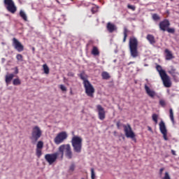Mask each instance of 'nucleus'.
Returning <instances> with one entry per match:
<instances>
[{
    "label": "nucleus",
    "mask_w": 179,
    "mask_h": 179,
    "mask_svg": "<svg viewBox=\"0 0 179 179\" xmlns=\"http://www.w3.org/2000/svg\"><path fill=\"white\" fill-rule=\"evenodd\" d=\"M138 38L135 36H131L129 38V48L131 54V57L133 58H136L138 55H139V53L138 52Z\"/></svg>",
    "instance_id": "1"
},
{
    "label": "nucleus",
    "mask_w": 179,
    "mask_h": 179,
    "mask_svg": "<svg viewBox=\"0 0 179 179\" xmlns=\"http://www.w3.org/2000/svg\"><path fill=\"white\" fill-rule=\"evenodd\" d=\"M156 69L157 72H159L161 79L165 87H171V81L170 80V77L166 73V71L163 70L162 66L159 64L157 65Z\"/></svg>",
    "instance_id": "2"
},
{
    "label": "nucleus",
    "mask_w": 179,
    "mask_h": 179,
    "mask_svg": "<svg viewBox=\"0 0 179 179\" xmlns=\"http://www.w3.org/2000/svg\"><path fill=\"white\" fill-rule=\"evenodd\" d=\"M83 139L78 136H74L71 139V145L73 146V150L75 153L82 152Z\"/></svg>",
    "instance_id": "3"
},
{
    "label": "nucleus",
    "mask_w": 179,
    "mask_h": 179,
    "mask_svg": "<svg viewBox=\"0 0 179 179\" xmlns=\"http://www.w3.org/2000/svg\"><path fill=\"white\" fill-rule=\"evenodd\" d=\"M66 150L65 155L67 159H72L73 155L72 154V150L71 148V145L63 144L59 147V152L61 153V157H64V152Z\"/></svg>",
    "instance_id": "4"
},
{
    "label": "nucleus",
    "mask_w": 179,
    "mask_h": 179,
    "mask_svg": "<svg viewBox=\"0 0 179 179\" xmlns=\"http://www.w3.org/2000/svg\"><path fill=\"white\" fill-rule=\"evenodd\" d=\"M42 134L43 132L38 126H35L34 128H32L31 136L29 138L31 139L33 145L36 144L37 141L41 138Z\"/></svg>",
    "instance_id": "5"
},
{
    "label": "nucleus",
    "mask_w": 179,
    "mask_h": 179,
    "mask_svg": "<svg viewBox=\"0 0 179 179\" xmlns=\"http://www.w3.org/2000/svg\"><path fill=\"white\" fill-rule=\"evenodd\" d=\"M3 5L8 12L15 14L17 10V8L15 5L13 0H3Z\"/></svg>",
    "instance_id": "6"
},
{
    "label": "nucleus",
    "mask_w": 179,
    "mask_h": 179,
    "mask_svg": "<svg viewBox=\"0 0 179 179\" xmlns=\"http://www.w3.org/2000/svg\"><path fill=\"white\" fill-rule=\"evenodd\" d=\"M124 131L126 137L130 138L134 142L136 143V136L135 135V133L134 131H132V128L131 127V125L128 124L124 125Z\"/></svg>",
    "instance_id": "7"
},
{
    "label": "nucleus",
    "mask_w": 179,
    "mask_h": 179,
    "mask_svg": "<svg viewBox=\"0 0 179 179\" xmlns=\"http://www.w3.org/2000/svg\"><path fill=\"white\" fill-rule=\"evenodd\" d=\"M58 156H59V152H56L52 154H46L45 155V160L51 166L57 162V159H58Z\"/></svg>",
    "instance_id": "8"
},
{
    "label": "nucleus",
    "mask_w": 179,
    "mask_h": 179,
    "mask_svg": "<svg viewBox=\"0 0 179 179\" xmlns=\"http://www.w3.org/2000/svg\"><path fill=\"white\" fill-rule=\"evenodd\" d=\"M84 87L85 89V93L87 96L89 97H94V87L92 83H90V81H87L84 84Z\"/></svg>",
    "instance_id": "9"
},
{
    "label": "nucleus",
    "mask_w": 179,
    "mask_h": 179,
    "mask_svg": "<svg viewBox=\"0 0 179 179\" xmlns=\"http://www.w3.org/2000/svg\"><path fill=\"white\" fill-rule=\"evenodd\" d=\"M66 138H68V134H66V132L62 131L55 136L54 138V142L55 145H60V143H62V142H64Z\"/></svg>",
    "instance_id": "10"
},
{
    "label": "nucleus",
    "mask_w": 179,
    "mask_h": 179,
    "mask_svg": "<svg viewBox=\"0 0 179 179\" xmlns=\"http://www.w3.org/2000/svg\"><path fill=\"white\" fill-rule=\"evenodd\" d=\"M11 69L12 71H14L13 73L6 75L5 77V82L6 85H9V83H10V82H12V80H13V78H15V75H17V73H19V69L17 68V66H15V68Z\"/></svg>",
    "instance_id": "11"
},
{
    "label": "nucleus",
    "mask_w": 179,
    "mask_h": 179,
    "mask_svg": "<svg viewBox=\"0 0 179 179\" xmlns=\"http://www.w3.org/2000/svg\"><path fill=\"white\" fill-rule=\"evenodd\" d=\"M13 47H14L15 50L18 52H22V51H24V46H23L20 41H19L16 38H13Z\"/></svg>",
    "instance_id": "12"
},
{
    "label": "nucleus",
    "mask_w": 179,
    "mask_h": 179,
    "mask_svg": "<svg viewBox=\"0 0 179 179\" xmlns=\"http://www.w3.org/2000/svg\"><path fill=\"white\" fill-rule=\"evenodd\" d=\"M96 111L98 113V117L101 121H104L106 120V110L101 105H96Z\"/></svg>",
    "instance_id": "13"
},
{
    "label": "nucleus",
    "mask_w": 179,
    "mask_h": 179,
    "mask_svg": "<svg viewBox=\"0 0 179 179\" xmlns=\"http://www.w3.org/2000/svg\"><path fill=\"white\" fill-rule=\"evenodd\" d=\"M159 131L161 134H162L164 141H169V138L167 137V129L163 120L159 122Z\"/></svg>",
    "instance_id": "14"
},
{
    "label": "nucleus",
    "mask_w": 179,
    "mask_h": 179,
    "mask_svg": "<svg viewBox=\"0 0 179 179\" xmlns=\"http://www.w3.org/2000/svg\"><path fill=\"white\" fill-rule=\"evenodd\" d=\"M43 148H44V143L41 141H38L36 150V155L37 156L38 159H40L43 155V152L41 151Z\"/></svg>",
    "instance_id": "15"
},
{
    "label": "nucleus",
    "mask_w": 179,
    "mask_h": 179,
    "mask_svg": "<svg viewBox=\"0 0 179 179\" xmlns=\"http://www.w3.org/2000/svg\"><path fill=\"white\" fill-rule=\"evenodd\" d=\"M159 26L162 31H166L167 29L170 27V21H169L167 19H165L159 22Z\"/></svg>",
    "instance_id": "16"
},
{
    "label": "nucleus",
    "mask_w": 179,
    "mask_h": 179,
    "mask_svg": "<svg viewBox=\"0 0 179 179\" xmlns=\"http://www.w3.org/2000/svg\"><path fill=\"white\" fill-rule=\"evenodd\" d=\"M145 90L148 96H149V97L151 99H155V97H156V92H155L153 90H151L150 87H149L147 85H145Z\"/></svg>",
    "instance_id": "17"
},
{
    "label": "nucleus",
    "mask_w": 179,
    "mask_h": 179,
    "mask_svg": "<svg viewBox=\"0 0 179 179\" xmlns=\"http://www.w3.org/2000/svg\"><path fill=\"white\" fill-rule=\"evenodd\" d=\"M106 29H107L108 31H109V33H114V31H115V30H117V27L115 26V24H114L111 22H108Z\"/></svg>",
    "instance_id": "18"
},
{
    "label": "nucleus",
    "mask_w": 179,
    "mask_h": 179,
    "mask_svg": "<svg viewBox=\"0 0 179 179\" xmlns=\"http://www.w3.org/2000/svg\"><path fill=\"white\" fill-rule=\"evenodd\" d=\"M146 38L152 45L156 44V40L155 39V36L153 35L148 34Z\"/></svg>",
    "instance_id": "19"
},
{
    "label": "nucleus",
    "mask_w": 179,
    "mask_h": 179,
    "mask_svg": "<svg viewBox=\"0 0 179 179\" xmlns=\"http://www.w3.org/2000/svg\"><path fill=\"white\" fill-rule=\"evenodd\" d=\"M166 53V61H170V59H173L174 58V56H173V53H171V51L169 50V49L165 50Z\"/></svg>",
    "instance_id": "20"
},
{
    "label": "nucleus",
    "mask_w": 179,
    "mask_h": 179,
    "mask_svg": "<svg viewBox=\"0 0 179 179\" xmlns=\"http://www.w3.org/2000/svg\"><path fill=\"white\" fill-rule=\"evenodd\" d=\"M79 77L81 80H83V85H85V83L89 82L87 80V76L85 74V72L80 73L79 74Z\"/></svg>",
    "instance_id": "21"
},
{
    "label": "nucleus",
    "mask_w": 179,
    "mask_h": 179,
    "mask_svg": "<svg viewBox=\"0 0 179 179\" xmlns=\"http://www.w3.org/2000/svg\"><path fill=\"white\" fill-rule=\"evenodd\" d=\"M92 54L95 57H97V55H100V51H99V48H97V46H93Z\"/></svg>",
    "instance_id": "22"
},
{
    "label": "nucleus",
    "mask_w": 179,
    "mask_h": 179,
    "mask_svg": "<svg viewBox=\"0 0 179 179\" xmlns=\"http://www.w3.org/2000/svg\"><path fill=\"white\" fill-rule=\"evenodd\" d=\"M20 16L22 17V20H24V22H27V15H26V13L23 11V10H21L20 11Z\"/></svg>",
    "instance_id": "23"
},
{
    "label": "nucleus",
    "mask_w": 179,
    "mask_h": 179,
    "mask_svg": "<svg viewBox=\"0 0 179 179\" xmlns=\"http://www.w3.org/2000/svg\"><path fill=\"white\" fill-rule=\"evenodd\" d=\"M101 76H102V78L104 79L105 80H108V79H110V78H111L110 76V74L106 71L102 72Z\"/></svg>",
    "instance_id": "24"
},
{
    "label": "nucleus",
    "mask_w": 179,
    "mask_h": 179,
    "mask_svg": "<svg viewBox=\"0 0 179 179\" xmlns=\"http://www.w3.org/2000/svg\"><path fill=\"white\" fill-rule=\"evenodd\" d=\"M13 85L14 86H19L22 85V81H20V79H19V78H17L13 80Z\"/></svg>",
    "instance_id": "25"
},
{
    "label": "nucleus",
    "mask_w": 179,
    "mask_h": 179,
    "mask_svg": "<svg viewBox=\"0 0 179 179\" xmlns=\"http://www.w3.org/2000/svg\"><path fill=\"white\" fill-rule=\"evenodd\" d=\"M124 38H123V43H125V41H127V37H128V29H127V27L124 28Z\"/></svg>",
    "instance_id": "26"
},
{
    "label": "nucleus",
    "mask_w": 179,
    "mask_h": 179,
    "mask_svg": "<svg viewBox=\"0 0 179 179\" xmlns=\"http://www.w3.org/2000/svg\"><path fill=\"white\" fill-rule=\"evenodd\" d=\"M43 68L44 73H45L46 75H48V73H50V68H48V66L47 65V64H43Z\"/></svg>",
    "instance_id": "27"
},
{
    "label": "nucleus",
    "mask_w": 179,
    "mask_h": 179,
    "mask_svg": "<svg viewBox=\"0 0 179 179\" xmlns=\"http://www.w3.org/2000/svg\"><path fill=\"white\" fill-rule=\"evenodd\" d=\"M176 68H174V66H171V70L169 71V73H170L171 76H174L176 73H176Z\"/></svg>",
    "instance_id": "28"
},
{
    "label": "nucleus",
    "mask_w": 179,
    "mask_h": 179,
    "mask_svg": "<svg viewBox=\"0 0 179 179\" xmlns=\"http://www.w3.org/2000/svg\"><path fill=\"white\" fill-rule=\"evenodd\" d=\"M169 117L173 123H174V113H173V109L170 108L169 110Z\"/></svg>",
    "instance_id": "29"
},
{
    "label": "nucleus",
    "mask_w": 179,
    "mask_h": 179,
    "mask_svg": "<svg viewBox=\"0 0 179 179\" xmlns=\"http://www.w3.org/2000/svg\"><path fill=\"white\" fill-rule=\"evenodd\" d=\"M75 164H71V166H69V173H70V174H72V173H73V171H75Z\"/></svg>",
    "instance_id": "30"
},
{
    "label": "nucleus",
    "mask_w": 179,
    "mask_h": 179,
    "mask_svg": "<svg viewBox=\"0 0 179 179\" xmlns=\"http://www.w3.org/2000/svg\"><path fill=\"white\" fill-rule=\"evenodd\" d=\"M159 106H161V107H166V106H167V103H166V101L164 99H160L159 101Z\"/></svg>",
    "instance_id": "31"
},
{
    "label": "nucleus",
    "mask_w": 179,
    "mask_h": 179,
    "mask_svg": "<svg viewBox=\"0 0 179 179\" xmlns=\"http://www.w3.org/2000/svg\"><path fill=\"white\" fill-rule=\"evenodd\" d=\"M152 118L154 122H155V124H157V120L159 118V115H157V114L156 113H153L152 115Z\"/></svg>",
    "instance_id": "32"
},
{
    "label": "nucleus",
    "mask_w": 179,
    "mask_h": 179,
    "mask_svg": "<svg viewBox=\"0 0 179 179\" xmlns=\"http://www.w3.org/2000/svg\"><path fill=\"white\" fill-rule=\"evenodd\" d=\"M16 58L17 61H20V62H23V55L20 54H17L16 55Z\"/></svg>",
    "instance_id": "33"
},
{
    "label": "nucleus",
    "mask_w": 179,
    "mask_h": 179,
    "mask_svg": "<svg viewBox=\"0 0 179 179\" xmlns=\"http://www.w3.org/2000/svg\"><path fill=\"white\" fill-rule=\"evenodd\" d=\"M166 31L168 33H171V34H174L176 33V29L174 28H170V27L166 29Z\"/></svg>",
    "instance_id": "34"
},
{
    "label": "nucleus",
    "mask_w": 179,
    "mask_h": 179,
    "mask_svg": "<svg viewBox=\"0 0 179 179\" xmlns=\"http://www.w3.org/2000/svg\"><path fill=\"white\" fill-rule=\"evenodd\" d=\"M152 19L155 21L160 20V17L157 13H155L152 15Z\"/></svg>",
    "instance_id": "35"
},
{
    "label": "nucleus",
    "mask_w": 179,
    "mask_h": 179,
    "mask_svg": "<svg viewBox=\"0 0 179 179\" xmlns=\"http://www.w3.org/2000/svg\"><path fill=\"white\" fill-rule=\"evenodd\" d=\"M91 178L96 179V173H94V169H91Z\"/></svg>",
    "instance_id": "36"
},
{
    "label": "nucleus",
    "mask_w": 179,
    "mask_h": 179,
    "mask_svg": "<svg viewBox=\"0 0 179 179\" xmlns=\"http://www.w3.org/2000/svg\"><path fill=\"white\" fill-rule=\"evenodd\" d=\"M128 9H131V10L135 11L136 10V7L135 6H132L131 4L127 5Z\"/></svg>",
    "instance_id": "37"
},
{
    "label": "nucleus",
    "mask_w": 179,
    "mask_h": 179,
    "mask_svg": "<svg viewBox=\"0 0 179 179\" xmlns=\"http://www.w3.org/2000/svg\"><path fill=\"white\" fill-rule=\"evenodd\" d=\"M162 179H171V178L170 177L169 172H165L164 176Z\"/></svg>",
    "instance_id": "38"
},
{
    "label": "nucleus",
    "mask_w": 179,
    "mask_h": 179,
    "mask_svg": "<svg viewBox=\"0 0 179 179\" xmlns=\"http://www.w3.org/2000/svg\"><path fill=\"white\" fill-rule=\"evenodd\" d=\"M59 89L62 92H66V87H65L64 85H60Z\"/></svg>",
    "instance_id": "39"
},
{
    "label": "nucleus",
    "mask_w": 179,
    "mask_h": 179,
    "mask_svg": "<svg viewBox=\"0 0 179 179\" xmlns=\"http://www.w3.org/2000/svg\"><path fill=\"white\" fill-rule=\"evenodd\" d=\"M99 10V8L97 7H92L91 9V12L92 13H96V12Z\"/></svg>",
    "instance_id": "40"
},
{
    "label": "nucleus",
    "mask_w": 179,
    "mask_h": 179,
    "mask_svg": "<svg viewBox=\"0 0 179 179\" xmlns=\"http://www.w3.org/2000/svg\"><path fill=\"white\" fill-rule=\"evenodd\" d=\"M116 127H117V129H120V128L121 127V122H120V121L117 122Z\"/></svg>",
    "instance_id": "41"
},
{
    "label": "nucleus",
    "mask_w": 179,
    "mask_h": 179,
    "mask_svg": "<svg viewBox=\"0 0 179 179\" xmlns=\"http://www.w3.org/2000/svg\"><path fill=\"white\" fill-rule=\"evenodd\" d=\"M68 76H71V78H73V76H75V73H73V72H69L67 73Z\"/></svg>",
    "instance_id": "42"
},
{
    "label": "nucleus",
    "mask_w": 179,
    "mask_h": 179,
    "mask_svg": "<svg viewBox=\"0 0 179 179\" xmlns=\"http://www.w3.org/2000/svg\"><path fill=\"white\" fill-rule=\"evenodd\" d=\"M163 171H164V168H161L159 169V176H162L163 174Z\"/></svg>",
    "instance_id": "43"
},
{
    "label": "nucleus",
    "mask_w": 179,
    "mask_h": 179,
    "mask_svg": "<svg viewBox=\"0 0 179 179\" xmlns=\"http://www.w3.org/2000/svg\"><path fill=\"white\" fill-rule=\"evenodd\" d=\"M173 78V80H175V82H178V78L176 76V74L174 75V76H172Z\"/></svg>",
    "instance_id": "44"
},
{
    "label": "nucleus",
    "mask_w": 179,
    "mask_h": 179,
    "mask_svg": "<svg viewBox=\"0 0 179 179\" xmlns=\"http://www.w3.org/2000/svg\"><path fill=\"white\" fill-rule=\"evenodd\" d=\"M171 153L173 156H176L177 154L176 153V151L174 150H171Z\"/></svg>",
    "instance_id": "45"
},
{
    "label": "nucleus",
    "mask_w": 179,
    "mask_h": 179,
    "mask_svg": "<svg viewBox=\"0 0 179 179\" xmlns=\"http://www.w3.org/2000/svg\"><path fill=\"white\" fill-rule=\"evenodd\" d=\"M70 94L73 95V92H72V89H71Z\"/></svg>",
    "instance_id": "46"
},
{
    "label": "nucleus",
    "mask_w": 179,
    "mask_h": 179,
    "mask_svg": "<svg viewBox=\"0 0 179 179\" xmlns=\"http://www.w3.org/2000/svg\"><path fill=\"white\" fill-rule=\"evenodd\" d=\"M131 64H134V62H130L127 64V65H131Z\"/></svg>",
    "instance_id": "47"
},
{
    "label": "nucleus",
    "mask_w": 179,
    "mask_h": 179,
    "mask_svg": "<svg viewBox=\"0 0 179 179\" xmlns=\"http://www.w3.org/2000/svg\"><path fill=\"white\" fill-rule=\"evenodd\" d=\"M148 131H152V127H148Z\"/></svg>",
    "instance_id": "48"
},
{
    "label": "nucleus",
    "mask_w": 179,
    "mask_h": 179,
    "mask_svg": "<svg viewBox=\"0 0 179 179\" xmlns=\"http://www.w3.org/2000/svg\"><path fill=\"white\" fill-rule=\"evenodd\" d=\"M20 3H23V1L22 0H18Z\"/></svg>",
    "instance_id": "49"
},
{
    "label": "nucleus",
    "mask_w": 179,
    "mask_h": 179,
    "mask_svg": "<svg viewBox=\"0 0 179 179\" xmlns=\"http://www.w3.org/2000/svg\"><path fill=\"white\" fill-rule=\"evenodd\" d=\"M58 3H59V0H56Z\"/></svg>",
    "instance_id": "50"
},
{
    "label": "nucleus",
    "mask_w": 179,
    "mask_h": 179,
    "mask_svg": "<svg viewBox=\"0 0 179 179\" xmlns=\"http://www.w3.org/2000/svg\"><path fill=\"white\" fill-rule=\"evenodd\" d=\"M33 50H34V48H33Z\"/></svg>",
    "instance_id": "51"
},
{
    "label": "nucleus",
    "mask_w": 179,
    "mask_h": 179,
    "mask_svg": "<svg viewBox=\"0 0 179 179\" xmlns=\"http://www.w3.org/2000/svg\"><path fill=\"white\" fill-rule=\"evenodd\" d=\"M81 179H85V178H81Z\"/></svg>",
    "instance_id": "52"
},
{
    "label": "nucleus",
    "mask_w": 179,
    "mask_h": 179,
    "mask_svg": "<svg viewBox=\"0 0 179 179\" xmlns=\"http://www.w3.org/2000/svg\"><path fill=\"white\" fill-rule=\"evenodd\" d=\"M171 1H173V0H171Z\"/></svg>",
    "instance_id": "53"
}]
</instances>
